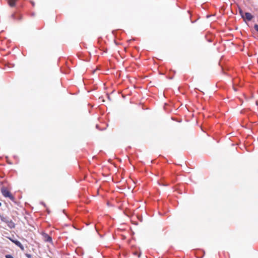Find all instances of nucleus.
Instances as JSON below:
<instances>
[{
    "label": "nucleus",
    "instance_id": "obj_9",
    "mask_svg": "<svg viewBox=\"0 0 258 258\" xmlns=\"http://www.w3.org/2000/svg\"><path fill=\"white\" fill-rule=\"evenodd\" d=\"M239 13L240 15H241V17L242 18H244V14H243V12L242 10L240 8H239Z\"/></svg>",
    "mask_w": 258,
    "mask_h": 258
},
{
    "label": "nucleus",
    "instance_id": "obj_8",
    "mask_svg": "<svg viewBox=\"0 0 258 258\" xmlns=\"http://www.w3.org/2000/svg\"><path fill=\"white\" fill-rule=\"evenodd\" d=\"M18 0H8V2L9 6L11 7L15 6L16 3Z\"/></svg>",
    "mask_w": 258,
    "mask_h": 258
},
{
    "label": "nucleus",
    "instance_id": "obj_19",
    "mask_svg": "<svg viewBox=\"0 0 258 258\" xmlns=\"http://www.w3.org/2000/svg\"><path fill=\"white\" fill-rule=\"evenodd\" d=\"M11 65V64H10ZM12 67H14V64H12Z\"/></svg>",
    "mask_w": 258,
    "mask_h": 258
},
{
    "label": "nucleus",
    "instance_id": "obj_20",
    "mask_svg": "<svg viewBox=\"0 0 258 258\" xmlns=\"http://www.w3.org/2000/svg\"><path fill=\"white\" fill-rule=\"evenodd\" d=\"M96 127L98 128V125H97V124L96 125Z\"/></svg>",
    "mask_w": 258,
    "mask_h": 258
},
{
    "label": "nucleus",
    "instance_id": "obj_13",
    "mask_svg": "<svg viewBox=\"0 0 258 258\" xmlns=\"http://www.w3.org/2000/svg\"><path fill=\"white\" fill-rule=\"evenodd\" d=\"M25 255H26V256L27 257H28V258H31V257H32V255H31V254H29V253H26V254H25Z\"/></svg>",
    "mask_w": 258,
    "mask_h": 258
},
{
    "label": "nucleus",
    "instance_id": "obj_11",
    "mask_svg": "<svg viewBox=\"0 0 258 258\" xmlns=\"http://www.w3.org/2000/svg\"><path fill=\"white\" fill-rule=\"evenodd\" d=\"M134 254L135 255H138V257H140L142 253H141V252H140L139 253H138V252H134Z\"/></svg>",
    "mask_w": 258,
    "mask_h": 258
},
{
    "label": "nucleus",
    "instance_id": "obj_5",
    "mask_svg": "<svg viewBox=\"0 0 258 258\" xmlns=\"http://www.w3.org/2000/svg\"><path fill=\"white\" fill-rule=\"evenodd\" d=\"M11 17L13 19L16 20L17 21H21L22 19V16L19 14L17 15L16 13L12 14Z\"/></svg>",
    "mask_w": 258,
    "mask_h": 258
},
{
    "label": "nucleus",
    "instance_id": "obj_2",
    "mask_svg": "<svg viewBox=\"0 0 258 258\" xmlns=\"http://www.w3.org/2000/svg\"><path fill=\"white\" fill-rule=\"evenodd\" d=\"M1 192L3 196L6 198H9L11 201H14L15 198L11 193L5 187L1 188Z\"/></svg>",
    "mask_w": 258,
    "mask_h": 258
},
{
    "label": "nucleus",
    "instance_id": "obj_18",
    "mask_svg": "<svg viewBox=\"0 0 258 258\" xmlns=\"http://www.w3.org/2000/svg\"><path fill=\"white\" fill-rule=\"evenodd\" d=\"M47 211L48 214L50 213V211L48 209H47Z\"/></svg>",
    "mask_w": 258,
    "mask_h": 258
},
{
    "label": "nucleus",
    "instance_id": "obj_7",
    "mask_svg": "<svg viewBox=\"0 0 258 258\" xmlns=\"http://www.w3.org/2000/svg\"><path fill=\"white\" fill-rule=\"evenodd\" d=\"M196 256L198 258H202L205 255V251L204 250H200L196 253Z\"/></svg>",
    "mask_w": 258,
    "mask_h": 258
},
{
    "label": "nucleus",
    "instance_id": "obj_10",
    "mask_svg": "<svg viewBox=\"0 0 258 258\" xmlns=\"http://www.w3.org/2000/svg\"><path fill=\"white\" fill-rule=\"evenodd\" d=\"M6 258H14L12 255L11 254H6L5 255Z\"/></svg>",
    "mask_w": 258,
    "mask_h": 258
},
{
    "label": "nucleus",
    "instance_id": "obj_3",
    "mask_svg": "<svg viewBox=\"0 0 258 258\" xmlns=\"http://www.w3.org/2000/svg\"><path fill=\"white\" fill-rule=\"evenodd\" d=\"M42 236H43L44 241L45 242H50V243L52 242V237L49 235H48L47 233H46L45 232H42Z\"/></svg>",
    "mask_w": 258,
    "mask_h": 258
},
{
    "label": "nucleus",
    "instance_id": "obj_16",
    "mask_svg": "<svg viewBox=\"0 0 258 258\" xmlns=\"http://www.w3.org/2000/svg\"><path fill=\"white\" fill-rule=\"evenodd\" d=\"M32 5L34 6L35 5V3L34 2H31Z\"/></svg>",
    "mask_w": 258,
    "mask_h": 258
},
{
    "label": "nucleus",
    "instance_id": "obj_1",
    "mask_svg": "<svg viewBox=\"0 0 258 258\" xmlns=\"http://www.w3.org/2000/svg\"><path fill=\"white\" fill-rule=\"evenodd\" d=\"M0 219L2 221L7 224L8 226L10 229H13L15 227V224L8 217H4V216L0 214Z\"/></svg>",
    "mask_w": 258,
    "mask_h": 258
},
{
    "label": "nucleus",
    "instance_id": "obj_4",
    "mask_svg": "<svg viewBox=\"0 0 258 258\" xmlns=\"http://www.w3.org/2000/svg\"><path fill=\"white\" fill-rule=\"evenodd\" d=\"M10 240L13 242L14 244H15L17 246H18L22 250H24V247L22 244V243L18 240L17 239H13L12 238H10Z\"/></svg>",
    "mask_w": 258,
    "mask_h": 258
},
{
    "label": "nucleus",
    "instance_id": "obj_15",
    "mask_svg": "<svg viewBox=\"0 0 258 258\" xmlns=\"http://www.w3.org/2000/svg\"><path fill=\"white\" fill-rule=\"evenodd\" d=\"M11 67H10L9 66H8V68L7 69L8 71H11Z\"/></svg>",
    "mask_w": 258,
    "mask_h": 258
},
{
    "label": "nucleus",
    "instance_id": "obj_21",
    "mask_svg": "<svg viewBox=\"0 0 258 258\" xmlns=\"http://www.w3.org/2000/svg\"><path fill=\"white\" fill-rule=\"evenodd\" d=\"M2 206V203L0 202V207Z\"/></svg>",
    "mask_w": 258,
    "mask_h": 258
},
{
    "label": "nucleus",
    "instance_id": "obj_17",
    "mask_svg": "<svg viewBox=\"0 0 258 258\" xmlns=\"http://www.w3.org/2000/svg\"><path fill=\"white\" fill-rule=\"evenodd\" d=\"M95 229H96V230L97 232H98V228H97V227H95Z\"/></svg>",
    "mask_w": 258,
    "mask_h": 258
},
{
    "label": "nucleus",
    "instance_id": "obj_12",
    "mask_svg": "<svg viewBox=\"0 0 258 258\" xmlns=\"http://www.w3.org/2000/svg\"><path fill=\"white\" fill-rule=\"evenodd\" d=\"M254 29L258 32V25L257 24H254Z\"/></svg>",
    "mask_w": 258,
    "mask_h": 258
},
{
    "label": "nucleus",
    "instance_id": "obj_14",
    "mask_svg": "<svg viewBox=\"0 0 258 258\" xmlns=\"http://www.w3.org/2000/svg\"><path fill=\"white\" fill-rule=\"evenodd\" d=\"M40 204H41L42 205H43V206H44L45 207H46V204H45V203H44V202H40Z\"/></svg>",
    "mask_w": 258,
    "mask_h": 258
},
{
    "label": "nucleus",
    "instance_id": "obj_6",
    "mask_svg": "<svg viewBox=\"0 0 258 258\" xmlns=\"http://www.w3.org/2000/svg\"><path fill=\"white\" fill-rule=\"evenodd\" d=\"M244 15L246 20L248 21H251L253 18V16L250 13L246 12Z\"/></svg>",
    "mask_w": 258,
    "mask_h": 258
}]
</instances>
